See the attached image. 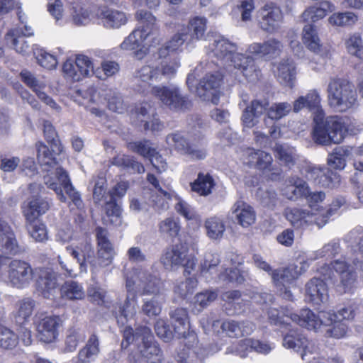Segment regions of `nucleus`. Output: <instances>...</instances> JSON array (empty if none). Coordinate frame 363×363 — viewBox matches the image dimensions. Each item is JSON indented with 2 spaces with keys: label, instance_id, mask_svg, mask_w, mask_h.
<instances>
[{
  "label": "nucleus",
  "instance_id": "obj_6",
  "mask_svg": "<svg viewBox=\"0 0 363 363\" xmlns=\"http://www.w3.org/2000/svg\"><path fill=\"white\" fill-rule=\"evenodd\" d=\"M180 63L177 58H173L169 61H163L160 66L152 67L144 65L136 71L134 75L138 83V91L145 93L149 88L152 87V83L160 82L162 77L167 79L174 77L179 67Z\"/></svg>",
  "mask_w": 363,
  "mask_h": 363
},
{
  "label": "nucleus",
  "instance_id": "obj_20",
  "mask_svg": "<svg viewBox=\"0 0 363 363\" xmlns=\"http://www.w3.org/2000/svg\"><path fill=\"white\" fill-rule=\"evenodd\" d=\"M128 148L144 157L149 158L151 164L158 172L161 173L166 170L167 167V162L162 161L161 165L156 164L155 162L161 159V155L155 148L151 146V143L149 140L130 142L128 144Z\"/></svg>",
  "mask_w": 363,
  "mask_h": 363
},
{
  "label": "nucleus",
  "instance_id": "obj_3",
  "mask_svg": "<svg viewBox=\"0 0 363 363\" xmlns=\"http://www.w3.org/2000/svg\"><path fill=\"white\" fill-rule=\"evenodd\" d=\"M242 103L246 105L244 108L241 121L245 128H252L259 123V118L267 111V116L272 120H279L286 116L291 110V106L287 102L275 103L269 108L267 99H254L247 104L245 99Z\"/></svg>",
  "mask_w": 363,
  "mask_h": 363
},
{
  "label": "nucleus",
  "instance_id": "obj_64",
  "mask_svg": "<svg viewBox=\"0 0 363 363\" xmlns=\"http://www.w3.org/2000/svg\"><path fill=\"white\" fill-rule=\"evenodd\" d=\"M220 262L219 259L217 257L212 261L205 260L201 265V273L206 279H220V274L223 273L218 272V265Z\"/></svg>",
  "mask_w": 363,
  "mask_h": 363
},
{
  "label": "nucleus",
  "instance_id": "obj_57",
  "mask_svg": "<svg viewBox=\"0 0 363 363\" xmlns=\"http://www.w3.org/2000/svg\"><path fill=\"white\" fill-rule=\"evenodd\" d=\"M291 313H292L287 308H281V311H279L271 308L268 311V318L272 324L281 327L289 324Z\"/></svg>",
  "mask_w": 363,
  "mask_h": 363
},
{
  "label": "nucleus",
  "instance_id": "obj_45",
  "mask_svg": "<svg viewBox=\"0 0 363 363\" xmlns=\"http://www.w3.org/2000/svg\"><path fill=\"white\" fill-rule=\"evenodd\" d=\"M99 353V339L95 335H91L86 345L79 350L78 357L82 362H86L94 359Z\"/></svg>",
  "mask_w": 363,
  "mask_h": 363
},
{
  "label": "nucleus",
  "instance_id": "obj_59",
  "mask_svg": "<svg viewBox=\"0 0 363 363\" xmlns=\"http://www.w3.org/2000/svg\"><path fill=\"white\" fill-rule=\"evenodd\" d=\"M340 277V283L337 285V290L341 293L350 292L357 286V274L352 269L344 273Z\"/></svg>",
  "mask_w": 363,
  "mask_h": 363
},
{
  "label": "nucleus",
  "instance_id": "obj_1",
  "mask_svg": "<svg viewBox=\"0 0 363 363\" xmlns=\"http://www.w3.org/2000/svg\"><path fill=\"white\" fill-rule=\"evenodd\" d=\"M321 98L318 90H310L306 96H299L294 103V112H298L303 108L316 112L313 120L315 125L313 130V140L322 145L332 143L340 144L347 133L345 120L337 116H330L322 121L323 111L320 107Z\"/></svg>",
  "mask_w": 363,
  "mask_h": 363
},
{
  "label": "nucleus",
  "instance_id": "obj_41",
  "mask_svg": "<svg viewBox=\"0 0 363 363\" xmlns=\"http://www.w3.org/2000/svg\"><path fill=\"white\" fill-rule=\"evenodd\" d=\"M274 151L281 164L289 168L295 164L296 154L294 147L285 144H276Z\"/></svg>",
  "mask_w": 363,
  "mask_h": 363
},
{
  "label": "nucleus",
  "instance_id": "obj_21",
  "mask_svg": "<svg viewBox=\"0 0 363 363\" xmlns=\"http://www.w3.org/2000/svg\"><path fill=\"white\" fill-rule=\"evenodd\" d=\"M324 313L326 312L323 311L318 315L309 308H303L299 313H291L290 320L303 328L316 330L322 325H330L326 323L327 318L323 317Z\"/></svg>",
  "mask_w": 363,
  "mask_h": 363
},
{
  "label": "nucleus",
  "instance_id": "obj_9",
  "mask_svg": "<svg viewBox=\"0 0 363 363\" xmlns=\"http://www.w3.org/2000/svg\"><path fill=\"white\" fill-rule=\"evenodd\" d=\"M143 94H150L160 100L164 106L174 111H184L191 106V102L189 98L184 96L179 89L176 86H153Z\"/></svg>",
  "mask_w": 363,
  "mask_h": 363
},
{
  "label": "nucleus",
  "instance_id": "obj_52",
  "mask_svg": "<svg viewBox=\"0 0 363 363\" xmlns=\"http://www.w3.org/2000/svg\"><path fill=\"white\" fill-rule=\"evenodd\" d=\"M26 228L30 236L38 242H44L48 240L47 227L44 223L35 221H26Z\"/></svg>",
  "mask_w": 363,
  "mask_h": 363
},
{
  "label": "nucleus",
  "instance_id": "obj_42",
  "mask_svg": "<svg viewBox=\"0 0 363 363\" xmlns=\"http://www.w3.org/2000/svg\"><path fill=\"white\" fill-rule=\"evenodd\" d=\"M61 295L62 297L69 300H82L85 296V292L82 284L69 280L62 284Z\"/></svg>",
  "mask_w": 363,
  "mask_h": 363
},
{
  "label": "nucleus",
  "instance_id": "obj_16",
  "mask_svg": "<svg viewBox=\"0 0 363 363\" xmlns=\"http://www.w3.org/2000/svg\"><path fill=\"white\" fill-rule=\"evenodd\" d=\"M221 81L222 76L219 73L206 74L196 87L197 96L203 101L218 104Z\"/></svg>",
  "mask_w": 363,
  "mask_h": 363
},
{
  "label": "nucleus",
  "instance_id": "obj_31",
  "mask_svg": "<svg viewBox=\"0 0 363 363\" xmlns=\"http://www.w3.org/2000/svg\"><path fill=\"white\" fill-rule=\"evenodd\" d=\"M18 250L13 230L6 221L0 220V251L4 254H16Z\"/></svg>",
  "mask_w": 363,
  "mask_h": 363
},
{
  "label": "nucleus",
  "instance_id": "obj_62",
  "mask_svg": "<svg viewBox=\"0 0 363 363\" xmlns=\"http://www.w3.org/2000/svg\"><path fill=\"white\" fill-rule=\"evenodd\" d=\"M172 199V193L159 189L156 193L151 196V201L157 211H164L169 208V201Z\"/></svg>",
  "mask_w": 363,
  "mask_h": 363
},
{
  "label": "nucleus",
  "instance_id": "obj_18",
  "mask_svg": "<svg viewBox=\"0 0 363 363\" xmlns=\"http://www.w3.org/2000/svg\"><path fill=\"white\" fill-rule=\"evenodd\" d=\"M303 43L306 47L315 55L320 57L323 63L330 57L331 53L329 47L323 45L318 35L315 26L311 24L306 25L303 29Z\"/></svg>",
  "mask_w": 363,
  "mask_h": 363
},
{
  "label": "nucleus",
  "instance_id": "obj_37",
  "mask_svg": "<svg viewBox=\"0 0 363 363\" xmlns=\"http://www.w3.org/2000/svg\"><path fill=\"white\" fill-rule=\"evenodd\" d=\"M308 345V340L303 335L296 331H291L283 339L284 347L293 349L295 351H299L302 349L304 352V354H302L303 358L308 352H311Z\"/></svg>",
  "mask_w": 363,
  "mask_h": 363
},
{
  "label": "nucleus",
  "instance_id": "obj_44",
  "mask_svg": "<svg viewBox=\"0 0 363 363\" xmlns=\"http://www.w3.org/2000/svg\"><path fill=\"white\" fill-rule=\"evenodd\" d=\"M7 44L11 45L15 50L22 55L29 51V45L25 40V36L20 35L19 29L10 30L5 37Z\"/></svg>",
  "mask_w": 363,
  "mask_h": 363
},
{
  "label": "nucleus",
  "instance_id": "obj_48",
  "mask_svg": "<svg viewBox=\"0 0 363 363\" xmlns=\"http://www.w3.org/2000/svg\"><path fill=\"white\" fill-rule=\"evenodd\" d=\"M206 235L212 240H218L223 237L225 226L222 219L218 217H211L204 224Z\"/></svg>",
  "mask_w": 363,
  "mask_h": 363
},
{
  "label": "nucleus",
  "instance_id": "obj_12",
  "mask_svg": "<svg viewBox=\"0 0 363 363\" xmlns=\"http://www.w3.org/2000/svg\"><path fill=\"white\" fill-rule=\"evenodd\" d=\"M128 188L127 182H118L106 196L104 211L108 218L106 221L116 226L120 225L122 223L121 208L117 203V199H121L126 194Z\"/></svg>",
  "mask_w": 363,
  "mask_h": 363
},
{
  "label": "nucleus",
  "instance_id": "obj_36",
  "mask_svg": "<svg viewBox=\"0 0 363 363\" xmlns=\"http://www.w3.org/2000/svg\"><path fill=\"white\" fill-rule=\"evenodd\" d=\"M99 17L102 24L106 28H118L127 22L125 13L117 10H102Z\"/></svg>",
  "mask_w": 363,
  "mask_h": 363
},
{
  "label": "nucleus",
  "instance_id": "obj_43",
  "mask_svg": "<svg viewBox=\"0 0 363 363\" xmlns=\"http://www.w3.org/2000/svg\"><path fill=\"white\" fill-rule=\"evenodd\" d=\"M215 185L213 178L209 174L199 173L197 179L191 183V190L200 196H208L212 192Z\"/></svg>",
  "mask_w": 363,
  "mask_h": 363
},
{
  "label": "nucleus",
  "instance_id": "obj_13",
  "mask_svg": "<svg viewBox=\"0 0 363 363\" xmlns=\"http://www.w3.org/2000/svg\"><path fill=\"white\" fill-rule=\"evenodd\" d=\"M34 323L40 341L52 343L57 340L59 328L62 325V320L59 316L39 313L35 315Z\"/></svg>",
  "mask_w": 363,
  "mask_h": 363
},
{
  "label": "nucleus",
  "instance_id": "obj_63",
  "mask_svg": "<svg viewBox=\"0 0 363 363\" xmlns=\"http://www.w3.org/2000/svg\"><path fill=\"white\" fill-rule=\"evenodd\" d=\"M18 342L17 335L10 329L0 326V347L12 350Z\"/></svg>",
  "mask_w": 363,
  "mask_h": 363
},
{
  "label": "nucleus",
  "instance_id": "obj_25",
  "mask_svg": "<svg viewBox=\"0 0 363 363\" xmlns=\"http://www.w3.org/2000/svg\"><path fill=\"white\" fill-rule=\"evenodd\" d=\"M345 241L353 243L357 241L354 248H352V255L350 260L357 267L362 268L363 266V228L357 227L352 229L345 237Z\"/></svg>",
  "mask_w": 363,
  "mask_h": 363
},
{
  "label": "nucleus",
  "instance_id": "obj_39",
  "mask_svg": "<svg viewBox=\"0 0 363 363\" xmlns=\"http://www.w3.org/2000/svg\"><path fill=\"white\" fill-rule=\"evenodd\" d=\"M349 155L350 150L347 147H336L328 155L327 164L332 169L342 170L346 166V158Z\"/></svg>",
  "mask_w": 363,
  "mask_h": 363
},
{
  "label": "nucleus",
  "instance_id": "obj_46",
  "mask_svg": "<svg viewBox=\"0 0 363 363\" xmlns=\"http://www.w3.org/2000/svg\"><path fill=\"white\" fill-rule=\"evenodd\" d=\"M218 290L208 289L197 293L193 301L194 309L197 312L202 311L218 298Z\"/></svg>",
  "mask_w": 363,
  "mask_h": 363
},
{
  "label": "nucleus",
  "instance_id": "obj_4",
  "mask_svg": "<svg viewBox=\"0 0 363 363\" xmlns=\"http://www.w3.org/2000/svg\"><path fill=\"white\" fill-rule=\"evenodd\" d=\"M123 339L121 347L126 349L130 343L135 341L138 351L145 358L151 359L157 357V362L162 361V354L157 342L155 340L154 336L150 328L147 326H139L133 332L130 327H126L123 330Z\"/></svg>",
  "mask_w": 363,
  "mask_h": 363
},
{
  "label": "nucleus",
  "instance_id": "obj_56",
  "mask_svg": "<svg viewBox=\"0 0 363 363\" xmlns=\"http://www.w3.org/2000/svg\"><path fill=\"white\" fill-rule=\"evenodd\" d=\"M37 149V159L42 166L52 167L56 164V159L48 147L42 142H38L35 144Z\"/></svg>",
  "mask_w": 363,
  "mask_h": 363
},
{
  "label": "nucleus",
  "instance_id": "obj_2",
  "mask_svg": "<svg viewBox=\"0 0 363 363\" xmlns=\"http://www.w3.org/2000/svg\"><path fill=\"white\" fill-rule=\"evenodd\" d=\"M212 52L223 64L240 71L250 82L259 79L260 71L257 69L254 59L238 52V46L224 38L215 39L212 44Z\"/></svg>",
  "mask_w": 363,
  "mask_h": 363
},
{
  "label": "nucleus",
  "instance_id": "obj_11",
  "mask_svg": "<svg viewBox=\"0 0 363 363\" xmlns=\"http://www.w3.org/2000/svg\"><path fill=\"white\" fill-rule=\"evenodd\" d=\"M166 143L169 147L174 149L179 154L187 156L194 160H203L207 155L206 144L204 143L190 144L186 138L178 132L167 135Z\"/></svg>",
  "mask_w": 363,
  "mask_h": 363
},
{
  "label": "nucleus",
  "instance_id": "obj_54",
  "mask_svg": "<svg viewBox=\"0 0 363 363\" xmlns=\"http://www.w3.org/2000/svg\"><path fill=\"white\" fill-rule=\"evenodd\" d=\"M85 334L79 329L70 328L67 330L65 341V352H71L76 350L78 344L85 340Z\"/></svg>",
  "mask_w": 363,
  "mask_h": 363
},
{
  "label": "nucleus",
  "instance_id": "obj_60",
  "mask_svg": "<svg viewBox=\"0 0 363 363\" xmlns=\"http://www.w3.org/2000/svg\"><path fill=\"white\" fill-rule=\"evenodd\" d=\"M106 100L107 101V107L113 112L122 113L125 107L120 93L113 90H108L106 94Z\"/></svg>",
  "mask_w": 363,
  "mask_h": 363
},
{
  "label": "nucleus",
  "instance_id": "obj_61",
  "mask_svg": "<svg viewBox=\"0 0 363 363\" xmlns=\"http://www.w3.org/2000/svg\"><path fill=\"white\" fill-rule=\"evenodd\" d=\"M249 157L256 160V164L259 169H268L271 166L273 159L270 154L262 150H249Z\"/></svg>",
  "mask_w": 363,
  "mask_h": 363
},
{
  "label": "nucleus",
  "instance_id": "obj_28",
  "mask_svg": "<svg viewBox=\"0 0 363 363\" xmlns=\"http://www.w3.org/2000/svg\"><path fill=\"white\" fill-rule=\"evenodd\" d=\"M50 207V201L42 198H33L23 207L26 221H35L45 214Z\"/></svg>",
  "mask_w": 363,
  "mask_h": 363
},
{
  "label": "nucleus",
  "instance_id": "obj_14",
  "mask_svg": "<svg viewBox=\"0 0 363 363\" xmlns=\"http://www.w3.org/2000/svg\"><path fill=\"white\" fill-rule=\"evenodd\" d=\"M258 26L263 31L272 34L277 32L283 21V13L274 3L264 4L258 11Z\"/></svg>",
  "mask_w": 363,
  "mask_h": 363
},
{
  "label": "nucleus",
  "instance_id": "obj_17",
  "mask_svg": "<svg viewBox=\"0 0 363 363\" xmlns=\"http://www.w3.org/2000/svg\"><path fill=\"white\" fill-rule=\"evenodd\" d=\"M66 250L77 260L80 272H87V264H89L93 272H96V262L94 258V251L91 244L82 242L77 245H68Z\"/></svg>",
  "mask_w": 363,
  "mask_h": 363
},
{
  "label": "nucleus",
  "instance_id": "obj_26",
  "mask_svg": "<svg viewBox=\"0 0 363 363\" xmlns=\"http://www.w3.org/2000/svg\"><path fill=\"white\" fill-rule=\"evenodd\" d=\"M285 216L287 220L296 229H304L315 221L312 212L298 208H286Z\"/></svg>",
  "mask_w": 363,
  "mask_h": 363
},
{
  "label": "nucleus",
  "instance_id": "obj_58",
  "mask_svg": "<svg viewBox=\"0 0 363 363\" xmlns=\"http://www.w3.org/2000/svg\"><path fill=\"white\" fill-rule=\"evenodd\" d=\"M329 8L328 2L322 3L321 6H311L302 14V18L306 21L315 22L323 18L327 14V9Z\"/></svg>",
  "mask_w": 363,
  "mask_h": 363
},
{
  "label": "nucleus",
  "instance_id": "obj_27",
  "mask_svg": "<svg viewBox=\"0 0 363 363\" xmlns=\"http://www.w3.org/2000/svg\"><path fill=\"white\" fill-rule=\"evenodd\" d=\"M119 325H125L129 320L133 319L137 313V300L135 296L127 295L123 304H118L113 311Z\"/></svg>",
  "mask_w": 363,
  "mask_h": 363
},
{
  "label": "nucleus",
  "instance_id": "obj_38",
  "mask_svg": "<svg viewBox=\"0 0 363 363\" xmlns=\"http://www.w3.org/2000/svg\"><path fill=\"white\" fill-rule=\"evenodd\" d=\"M38 284L44 296L48 297L57 286V273L50 268L42 269Z\"/></svg>",
  "mask_w": 363,
  "mask_h": 363
},
{
  "label": "nucleus",
  "instance_id": "obj_23",
  "mask_svg": "<svg viewBox=\"0 0 363 363\" xmlns=\"http://www.w3.org/2000/svg\"><path fill=\"white\" fill-rule=\"evenodd\" d=\"M328 298V288L320 279H311L306 285V299L313 304L320 305Z\"/></svg>",
  "mask_w": 363,
  "mask_h": 363
},
{
  "label": "nucleus",
  "instance_id": "obj_22",
  "mask_svg": "<svg viewBox=\"0 0 363 363\" xmlns=\"http://www.w3.org/2000/svg\"><path fill=\"white\" fill-rule=\"evenodd\" d=\"M20 77L21 80L36 94L42 101L55 110L60 109L57 103L42 91L45 87L44 82L37 79L34 74L27 69L22 70Z\"/></svg>",
  "mask_w": 363,
  "mask_h": 363
},
{
  "label": "nucleus",
  "instance_id": "obj_7",
  "mask_svg": "<svg viewBox=\"0 0 363 363\" xmlns=\"http://www.w3.org/2000/svg\"><path fill=\"white\" fill-rule=\"evenodd\" d=\"M3 272H5L8 284L17 289L28 286L34 277L33 269L29 262L18 259L9 260L0 256V276Z\"/></svg>",
  "mask_w": 363,
  "mask_h": 363
},
{
  "label": "nucleus",
  "instance_id": "obj_34",
  "mask_svg": "<svg viewBox=\"0 0 363 363\" xmlns=\"http://www.w3.org/2000/svg\"><path fill=\"white\" fill-rule=\"evenodd\" d=\"M111 163L112 165L133 174H142L145 172V167L143 164L130 155L118 154L111 159Z\"/></svg>",
  "mask_w": 363,
  "mask_h": 363
},
{
  "label": "nucleus",
  "instance_id": "obj_24",
  "mask_svg": "<svg viewBox=\"0 0 363 363\" xmlns=\"http://www.w3.org/2000/svg\"><path fill=\"white\" fill-rule=\"evenodd\" d=\"M169 315L178 338H186L189 333V315L186 309L175 308L170 309Z\"/></svg>",
  "mask_w": 363,
  "mask_h": 363
},
{
  "label": "nucleus",
  "instance_id": "obj_53",
  "mask_svg": "<svg viewBox=\"0 0 363 363\" xmlns=\"http://www.w3.org/2000/svg\"><path fill=\"white\" fill-rule=\"evenodd\" d=\"M203 349L184 350L178 354V363H203L206 358Z\"/></svg>",
  "mask_w": 363,
  "mask_h": 363
},
{
  "label": "nucleus",
  "instance_id": "obj_33",
  "mask_svg": "<svg viewBox=\"0 0 363 363\" xmlns=\"http://www.w3.org/2000/svg\"><path fill=\"white\" fill-rule=\"evenodd\" d=\"M187 34L183 31L182 28L159 49L158 54L160 57H165L170 52L181 50L184 44L186 46L193 45L188 38Z\"/></svg>",
  "mask_w": 363,
  "mask_h": 363
},
{
  "label": "nucleus",
  "instance_id": "obj_55",
  "mask_svg": "<svg viewBox=\"0 0 363 363\" xmlns=\"http://www.w3.org/2000/svg\"><path fill=\"white\" fill-rule=\"evenodd\" d=\"M198 281L194 277H189L184 281L177 282L174 287V292L182 298L191 295L197 287Z\"/></svg>",
  "mask_w": 363,
  "mask_h": 363
},
{
  "label": "nucleus",
  "instance_id": "obj_50",
  "mask_svg": "<svg viewBox=\"0 0 363 363\" xmlns=\"http://www.w3.org/2000/svg\"><path fill=\"white\" fill-rule=\"evenodd\" d=\"M357 307L354 305H349L340 309L337 313L328 311L323 313V317L327 318V323H332L333 321L342 320H352L356 315Z\"/></svg>",
  "mask_w": 363,
  "mask_h": 363
},
{
  "label": "nucleus",
  "instance_id": "obj_10",
  "mask_svg": "<svg viewBox=\"0 0 363 363\" xmlns=\"http://www.w3.org/2000/svg\"><path fill=\"white\" fill-rule=\"evenodd\" d=\"M188 252V247L185 245H174L166 250L161 257V262L167 269L182 266L184 267V275H189L196 267V260Z\"/></svg>",
  "mask_w": 363,
  "mask_h": 363
},
{
  "label": "nucleus",
  "instance_id": "obj_8",
  "mask_svg": "<svg viewBox=\"0 0 363 363\" xmlns=\"http://www.w3.org/2000/svg\"><path fill=\"white\" fill-rule=\"evenodd\" d=\"M329 105L340 111L351 108L357 101V91L352 83L340 77L330 78L328 87Z\"/></svg>",
  "mask_w": 363,
  "mask_h": 363
},
{
  "label": "nucleus",
  "instance_id": "obj_40",
  "mask_svg": "<svg viewBox=\"0 0 363 363\" xmlns=\"http://www.w3.org/2000/svg\"><path fill=\"white\" fill-rule=\"evenodd\" d=\"M291 184L288 185L284 190V194L289 200H296L304 197L308 192V184L300 178L293 179Z\"/></svg>",
  "mask_w": 363,
  "mask_h": 363
},
{
  "label": "nucleus",
  "instance_id": "obj_51",
  "mask_svg": "<svg viewBox=\"0 0 363 363\" xmlns=\"http://www.w3.org/2000/svg\"><path fill=\"white\" fill-rule=\"evenodd\" d=\"M43 125L45 140L50 144L52 150L60 154L62 151V147L54 126L48 121H44Z\"/></svg>",
  "mask_w": 363,
  "mask_h": 363
},
{
  "label": "nucleus",
  "instance_id": "obj_30",
  "mask_svg": "<svg viewBox=\"0 0 363 363\" xmlns=\"http://www.w3.org/2000/svg\"><path fill=\"white\" fill-rule=\"evenodd\" d=\"M55 177L61 184L67 195L71 199L72 203L77 208H80L83 206V202L79 193L75 190L72 186L67 172L62 167H59L55 169Z\"/></svg>",
  "mask_w": 363,
  "mask_h": 363
},
{
  "label": "nucleus",
  "instance_id": "obj_47",
  "mask_svg": "<svg viewBox=\"0 0 363 363\" xmlns=\"http://www.w3.org/2000/svg\"><path fill=\"white\" fill-rule=\"evenodd\" d=\"M35 306V302L30 298H25L17 303L16 321L19 324L27 322L31 316Z\"/></svg>",
  "mask_w": 363,
  "mask_h": 363
},
{
  "label": "nucleus",
  "instance_id": "obj_35",
  "mask_svg": "<svg viewBox=\"0 0 363 363\" xmlns=\"http://www.w3.org/2000/svg\"><path fill=\"white\" fill-rule=\"evenodd\" d=\"M182 29L189 35L188 38L193 45L203 37L206 30V19L202 17H195L190 20L188 26H182Z\"/></svg>",
  "mask_w": 363,
  "mask_h": 363
},
{
  "label": "nucleus",
  "instance_id": "obj_15",
  "mask_svg": "<svg viewBox=\"0 0 363 363\" xmlns=\"http://www.w3.org/2000/svg\"><path fill=\"white\" fill-rule=\"evenodd\" d=\"M298 277L297 267L294 265L273 271L272 273V281L283 298L288 301L294 300V296L289 287Z\"/></svg>",
  "mask_w": 363,
  "mask_h": 363
},
{
  "label": "nucleus",
  "instance_id": "obj_19",
  "mask_svg": "<svg viewBox=\"0 0 363 363\" xmlns=\"http://www.w3.org/2000/svg\"><path fill=\"white\" fill-rule=\"evenodd\" d=\"M220 326L221 331L225 335L238 338L250 335L255 330V325L249 320L236 321L234 320H226L220 323V320H214L211 327L215 330L216 327Z\"/></svg>",
  "mask_w": 363,
  "mask_h": 363
},
{
  "label": "nucleus",
  "instance_id": "obj_5",
  "mask_svg": "<svg viewBox=\"0 0 363 363\" xmlns=\"http://www.w3.org/2000/svg\"><path fill=\"white\" fill-rule=\"evenodd\" d=\"M135 16L140 25L123 40L121 48L127 50H137L136 56L142 58L147 50L145 41L152 33L156 19L150 12L145 10L137 11Z\"/></svg>",
  "mask_w": 363,
  "mask_h": 363
},
{
  "label": "nucleus",
  "instance_id": "obj_32",
  "mask_svg": "<svg viewBox=\"0 0 363 363\" xmlns=\"http://www.w3.org/2000/svg\"><path fill=\"white\" fill-rule=\"evenodd\" d=\"M275 75L281 84L291 88L296 76V67L293 60H281L277 65Z\"/></svg>",
  "mask_w": 363,
  "mask_h": 363
},
{
  "label": "nucleus",
  "instance_id": "obj_49",
  "mask_svg": "<svg viewBox=\"0 0 363 363\" xmlns=\"http://www.w3.org/2000/svg\"><path fill=\"white\" fill-rule=\"evenodd\" d=\"M71 16L76 26H86L91 21V11L79 3H74L71 8Z\"/></svg>",
  "mask_w": 363,
  "mask_h": 363
},
{
  "label": "nucleus",
  "instance_id": "obj_29",
  "mask_svg": "<svg viewBox=\"0 0 363 363\" xmlns=\"http://www.w3.org/2000/svg\"><path fill=\"white\" fill-rule=\"evenodd\" d=\"M238 223L243 228H247L255 223L256 213L253 208L243 201H238L232 208Z\"/></svg>",
  "mask_w": 363,
  "mask_h": 363
}]
</instances>
